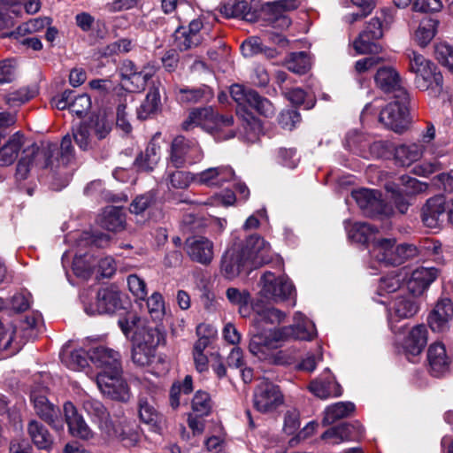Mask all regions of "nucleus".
Masks as SVG:
<instances>
[{"mask_svg": "<svg viewBox=\"0 0 453 453\" xmlns=\"http://www.w3.org/2000/svg\"><path fill=\"white\" fill-rule=\"evenodd\" d=\"M294 325L281 328L257 332L249 343L250 352L260 360L272 361L273 352L289 337L302 341H311L316 334L315 325L301 312L294 317Z\"/></svg>", "mask_w": 453, "mask_h": 453, "instance_id": "obj_1", "label": "nucleus"}, {"mask_svg": "<svg viewBox=\"0 0 453 453\" xmlns=\"http://www.w3.org/2000/svg\"><path fill=\"white\" fill-rule=\"evenodd\" d=\"M73 158V148L69 135L62 139L59 148L57 144H49L42 149L33 145L23 150V156L17 165L16 178L27 179L31 165L55 170L61 165H69Z\"/></svg>", "mask_w": 453, "mask_h": 453, "instance_id": "obj_2", "label": "nucleus"}, {"mask_svg": "<svg viewBox=\"0 0 453 453\" xmlns=\"http://www.w3.org/2000/svg\"><path fill=\"white\" fill-rule=\"evenodd\" d=\"M233 123L232 116L219 115L211 107H204L193 109L182 122L181 127L185 131H190L199 127L215 139L224 141L234 136L232 130H227Z\"/></svg>", "mask_w": 453, "mask_h": 453, "instance_id": "obj_3", "label": "nucleus"}, {"mask_svg": "<svg viewBox=\"0 0 453 453\" xmlns=\"http://www.w3.org/2000/svg\"><path fill=\"white\" fill-rule=\"evenodd\" d=\"M409 71L415 74L416 88L437 96L443 88V77L437 65L418 51L408 49L405 51Z\"/></svg>", "mask_w": 453, "mask_h": 453, "instance_id": "obj_4", "label": "nucleus"}, {"mask_svg": "<svg viewBox=\"0 0 453 453\" xmlns=\"http://www.w3.org/2000/svg\"><path fill=\"white\" fill-rule=\"evenodd\" d=\"M371 257L380 265L397 266L418 255V248L413 244L395 245V239L382 238L374 240L370 250Z\"/></svg>", "mask_w": 453, "mask_h": 453, "instance_id": "obj_5", "label": "nucleus"}, {"mask_svg": "<svg viewBox=\"0 0 453 453\" xmlns=\"http://www.w3.org/2000/svg\"><path fill=\"white\" fill-rule=\"evenodd\" d=\"M203 156V151L196 140L178 135L171 142L167 160L169 165L182 168L187 165L201 162Z\"/></svg>", "mask_w": 453, "mask_h": 453, "instance_id": "obj_6", "label": "nucleus"}, {"mask_svg": "<svg viewBox=\"0 0 453 453\" xmlns=\"http://www.w3.org/2000/svg\"><path fill=\"white\" fill-rule=\"evenodd\" d=\"M252 403L259 413L273 414L284 403V395L278 385L263 380L254 388Z\"/></svg>", "mask_w": 453, "mask_h": 453, "instance_id": "obj_7", "label": "nucleus"}, {"mask_svg": "<svg viewBox=\"0 0 453 453\" xmlns=\"http://www.w3.org/2000/svg\"><path fill=\"white\" fill-rule=\"evenodd\" d=\"M351 196L367 217H389L394 212L392 206L384 203L380 192L376 189L361 188L352 191Z\"/></svg>", "mask_w": 453, "mask_h": 453, "instance_id": "obj_8", "label": "nucleus"}, {"mask_svg": "<svg viewBox=\"0 0 453 453\" xmlns=\"http://www.w3.org/2000/svg\"><path fill=\"white\" fill-rule=\"evenodd\" d=\"M96 381L99 390L110 398L121 402L129 399V389L122 378V367L118 371L114 369L100 372Z\"/></svg>", "mask_w": 453, "mask_h": 453, "instance_id": "obj_9", "label": "nucleus"}, {"mask_svg": "<svg viewBox=\"0 0 453 453\" xmlns=\"http://www.w3.org/2000/svg\"><path fill=\"white\" fill-rule=\"evenodd\" d=\"M109 242V236L104 234L98 235H90L88 233H83L77 242V250L73 261V270L74 273L81 278H87L90 275L94 267V263L86 259V253L82 252V248L89 245L96 247H104Z\"/></svg>", "mask_w": 453, "mask_h": 453, "instance_id": "obj_10", "label": "nucleus"}, {"mask_svg": "<svg viewBox=\"0 0 453 453\" xmlns=\"http://www.w3.org/2000/svg\"><path fill=\"white\" fill-rule=\"evenodd\" d=\"M261 296L273 302H281L291 297L295 292L292 282L285 277H276L271 272H265L260 279Z\"/></svg>", "mask_w": 453, "mask_h": 453, "instance_id": "obj_11", "label": "nucleus"}, {"mask_svg": "<svg viewBox=\"0 0 453 453\" xmlns=\"http://www.w3.org/2000/svg\"><path fill=\"white\" fill-rule=\"evenodd\" d=\"M395 100L389 103L380 114V121L388 128L395 133H402L407 129L409 125L408 103L407 98H395Z\"/></svg>", "mask_w": 453, "mask_h": 453, "instance_id": "obj_12", "label": "nucleus"}, {"mask_svg": "<svg viewBox=\"0 0 453 453\" xmlns=\"http://www.w3.org/2000/svg\"><path fill=\"white\" fill-rule=\"evenodd\" d=\"M45 388H34L31 392V401L36 415L57 431L64 429V421L60 409L51 403L46 396Z\"/></svg>", "mask_w": 453, "mask_h": 453, "instance_id": "obj_13", "label": "nucleus"}, {"mask_svg": "<svg viewBox=\"0 0 453 453\" xmlns=\"http://www.w3.org/2000/svg\"><path fill=\"white\" fill-rule=\"evenodd\" d=\"M240 251L253 269L268 264L272 260L270 244L257 234L249 236Z\"/></svg>", "mask_w": 453, "mask_h": 453, "instance_id": "obj_14", "label": "nucleus"}, {"mask_svg": "<svg viewBox=\"0 0 453 453\" xmlns=\"http://www.w3.org/2000/svg\"><path fill=\"white\" fill-rule=\"evenodd\" d=\"M139 381L141 384L138 402L140 418L146 424H155L158 419V414L153 405V401L159 388L156 382L150 381L148 378H143Z\"/></svg>", "mask_w": 453, "mask_h": 453, "instance_id": "obj_15", "label": "nucleus"}, {"mask_svg": "<svg viewBox=\"0 0 453 453\" xmlns=\"http://www.w3.org/2000/svg\"><path fill=\"white\" fill-rule=\"evenodd\" d=\"M122 307L120 293L113 288L99 289L96 303L85 304L84 311L88 315L114 313Z\"/></svg>", "mask_w": 453, "mask_h": 453, "instance_id": "obj_16", "label": "nucleus"}, {"mask_svg": "<svg viewBox=\"0 0 453 453\" xmlns=\"http://www.w3.org/2000/svg\"><path fill=\"white\" fill-rule=\"evenodd\" d=\"M202 28L203 22L199 19L190 21L188 27H178L174 33V46L179 50L185 51L201 45L203 42Z\"/></svg>", "mask_w": 453, "mask_h": 453, "instance_id": "obj_17", "label": "nucleus"}, {"mask_svg": "<svg viewBox=\"0 0 453 453\" xmlns=\"http://www.w3.org/2000/svg\"><path fill=\"white\" fill-rule=\"evenodd\" d=\"M376 85L385 93H393L395 98H407V90L402 86L401 78L390 66L380 68L375 75Z\"/></svg>", "mask_w": 453, "mask_h": 453, "instance_id": "obj_18", "label": "nucleus"}, {"mask_svg": "<svg viewBox=\"0 0 453 453\" xmlns=\"http://www.w3.org/2000/svg\"><path fill=\"white\" fill-rule=\"evenodd\" d=\"M445 198L441 196L428 199L422 209V221L431 229H439L447 221Z\"/></svg>", "mask_w": 453, "mask_h": 453, "instance_id": "obj_19", "label": "nucleus"}, {"mask_svg": "<svg viewBox=\"0 0 453 453\" xmlns=\"http://www.w3.org/2000/svg\"><path fill=\"white\" fill-rule=\"evenodd\" d=\"M185 249L189 257L202 265H208L213 258V242L204 236H193L186 240Z\"/></svg>", "mask_w": 453, "mask_h": 453, "instance_id": "obj_20", "label": "nucleus"}, {"mask_svg": "<svg viewBox=\"0 0 453 453\" xmlns=\"http://www.w3.org/2000/svg\"><path fill=\"white\" fill-rule=\"evenodd\" d=\"M453 319V303L449 298H441L429 313L427 321L434 332H443L449 328Z\"/></svg>", "mask_w": 453, "mask_h": 453, "instance_id": "obj_21", "label": "nucleus"}, {"mask_svg": "<svg viewBox=\"0 0 453 453\" xmlns=\"http://www.w3.org/2000/svg\"><path fill=\"white\" fill-rule=\"evenodd\" d=\"M252 270L253 268L241 251L231 249L222 257L221 273L227 279H234L242 273H249Z\"/></svg>", "mask_w": 453, "mask_h": 453, "instance_id": "obj_22", "label": "nucleus"}, {"mask_svg": "<svg viewBox=\"0 0 453 453\" xmlns=\"http://www.w3.org/2000/svg\"><path fill=\"white\" fill-rule=\"evenodd\" d=\"M196 183L208 187H219L225 182L235 181V175L230 166H218L208 168L195 174Z\"/></svg>", "mask_w": 453, "mask_h": 453, "instance_id": "obj_23", "label": "nucleus"}, {"mask_svg": "<svg viewBox=\"0 0 453 453\" xmlns=\"http://www.w3.org/2000/svg\"><path fill=\"white\" fill-rule=\"evenodd\" d=\"M427 361L429 372L434 377L443 376L449 370L450 358L444 344L435 342L428 348Z\"/></svg>", "mask_w": 453, "mask_h": 453, "instance_id": "obj_24", "label": "nucleus"}, {"mask_svg": "<svg viewBox=\"0 0 453 453\" xmlns=\"http://www.w3.org/2000/svg\"><path fill=\"white\" fill-rule=\"evenodd\" d=\"M438 276V270L434 267H419L415 269L407 282L409 292L418 296L422 295Z\"/></svg>", "mask_w": 453, "mask_h": 453, "instance_id": "obj_25", "label": "nucleus"}, {"mask_svg": "<svg viewBox=\"0 0 453 453\" xmlns=\"http://www.w3.org/2000/svg\"><path fill=\"white\" fill-rule=\"evenodd\" d=\"M64 412L65 422L72 435L85 440L93 436L91 429L71 402H66L64 404Z\"/></svg>", "mask_w": 453, "mask_h": 453, "instance_id": "obj_26", "label": "nucleus"}, {"mask_svg": "<svg viewBox=\"0 0 453 453\" xmlns=\"http://www.w3.org/2000/svg\"><path fill=\"white\" fill-rule=\"evenodd\" d=\"M89 359L97 367L101 368V372L114 369L118 371L119 368L122 367L119 353L104 346L92 349L89 352Z\"/></svg>", "mask_w": 453, "mask_h": 453, "instance_id": "obj_27", "label": "nucleus"}, {"mask_svg": "<svg viewBox=\"0 0 453 453\" xmlns=\"http://www.w3.org/2000/svg\"><path fill=\"white\" fill-rule=\"evenodd\" d=\"M427 342V329L424 325H418L411 328L404 338L403 349L410 359V357L419 355Z\"/></svg>", "mask_w": 453, "mask_h": 453, "instance_id": "obj_28", "label": "nucleus"}, {"mask_svg": "<svg viewBox=\"0 0 453 453\" xmlns=\"http://www.w3.org/2000/svg\"><path fill=\"white\" fill-rule=\"evenodd\" d=\"M108 428L110 432L104 433V434L109 439H117L122 441L125 446H134L139 440L137 426L134 423L124 421L115 425L111 422Z\"/></svg>", "mask_w": 453, "mask_h": 453, "instance_id": "obj_29", "label": "nucleus"}, {"mask_svg": "<svg viewBox=\"0 0 453 453\" xmlns=\"http://www.w3.org/2000/svg\"><path fill=\"white\" fill-rule=\"evenodd\" d=\"M309 389L314 395L321 399L342 395L340 386L336 383L334 378L327 369L323 377L311 382Z\"/></svg>", "mask_w": 453, "mask_h": 453, "instance_id": "obj_30", "label": "nucleus"}, {"mask_svg": "<svg viewBox=\"0 0 453 453\" xmlns=\"http://www.w3.org/2000/svg\"><path fill=\"white\" fill-rule=\"evenodd\" d=\"M417 311L418 306L412 299L403 296L396 297L389 311V325L392 331L397 334L395 321L411 318Z\"/></svg>", "mask_w": 453, "mask_h": 453, "instance_id": "obj_31", "label": "nucleus"}, {"mask_svg": "<svg viewBox=\"0 0 453 453\" xmlns=\"http://www.w3.org/2000/svg\"><path fill=\"white\" fill-rule=\"evenodd\" d=\"M82 406L88 415L98 425L103 434L110 432L108 427L112 421L110 418L107 409L101 402L91 397H87L83 400Z\"/></svg>", "mask_w": 453, "mask_h": 453, "instance_id": "obj_32", "label": "nucleus"}, {"mask_svg": "<svg viewBox=\"0 0 453 453\" xmlns=\"http://www.w3.org/2000/svg\"><path fill=\"white\" fill-rule=\"evenodd\" d=\"M27 434L38 449L50 450L54 438L48 428L36 419H31L27 427Z\"/></svg>", "mask_w": 453, "mask_h": 453, "instance_id": "obj_33", "label": "nucleus"}, {"mask_svg": "<svg viewBox=\"0 0 453 453\" xmlns=\"http://www.w3.org/2000/svg\"><path fill=\"white\" fill-rule=\"evenodd\" d=\"M220 13L228 19H240L249 22L256 20L255 13L250 12L245 1L228 0L220 7Z\"/></svg>", "mask_w": 453, "mask_h": 453, "instance_id": "obj_34", "label": "nucleus"}, {"mask_svg": "<svg viewBox=\"0 0 453 453\" xmlns=\"http://www.w3.org/2000/svg\"><path fill=\"white\" fill-rule=\"evenodd\" d=\"M344 225L349 238L355 242L365 244L371 241L373 242L375 240L372 238L375 233L378 231V229L367 223H351L350 220H345Z\"/></svg>", "mask_w": 453, "mask_h": 453, "instance_id": "obj_35", "label": "nucleus"}, {"mask_svg": "<svg viewBox=\"0 0 453 453\" xmlns=\"http://www.w3.org/2000/svg\"><path fill=\"white\" fill-rule=\"evenodd\" d=\"M125 221L126 217L123 210L117 206L105 207L99 219L102 227L112 232L122 230Z\"/></svg>", "mask_w": 453, "mask_h": 453, "instance_id": "obj_36", "label": "nucleus"}, {"mask_svg": "<svg viewBox=\"0 0 453 453\" xmlns=\"http://www.w3.org/2000/svg\"><path fill=\"white\" fill-rule=\"evenodd\" d=\"M160 159V146L152 140L144 152H142L135 159L134 165L138 171L150 172L157 165Z\"/></svg>", "mask_w": 453, "mask_h": 453, "instance_id": "obj_37", "label": "nucleus"}, {"mask_svg": "<svg viewBox=\"0 0 453 453\" xmlns=\"http://www.w3.org/2000/svg\"><path fill=\"white\" fill-rule=\"evenodd\" d=\"M24 143V136L16 133L10 137L8 142L0 149V165H12L18 157Z\"/></svg>", "mask_w": 453, "mask_h": 453, "instance_id": "obj_38", "label": "nucleus"}, {"mask_svg": "<svg viewBox=\"0 0 453 453\" xmlns=\"http://www.w3.org/2000/svg\"><path fill=\"white\" fill-rule=\"evenodd\" d=\"M24 343L22 338L18 339L16 328L12 324L0 327V349L14 355L21 349Z\"/></svg>", "mask_w": 453, "mask_h": 453, "instance_id": "obj_39", "label": "nucleus"}, {"mask_svg": "<svg viewBox=\"0 0 453 453\" xmlns=\"http://www.w3.org/2000/svg\"><path fill=\"white\" fill-rule=\"evenodd\" d=\"M161 109V98L158 88L153 86L150 88L146 98L137 109V116L141 119H146L157 113Z\"/></svg>", "mask_w": 453, "mask_h": 453, "instance_id": "obj_40", "label": "nucleus"}, {"mask_svg": "<svg viewBox=\"0 0 453 453\" xmlns=\"http://www.w3.org/2000/svg\"><path fill=\"white\" fill-rule=\"evenodd\" d=\"M162 340V334L155 326H140L134 332V342L156 350Z\"/></svg>", "mask_w": 453, "mask_h": 453, "instance_id": "obj_41", "label": "nucleus"}, {"mask_svg": "<svg viewBox=\"0 0 453 453\" xmlns=\"http://www.w3.org/2000/svg\"><path fill=\"white\" fill-rule=\"evenodd\" d=\"M424 146L418 143L403 144L395 149V157L398 164L409 166L423 155Z\"/></svg>", "mask_w": 453, "mask_h": 453, "instance_id": "obj_42", "label": "nucleus"}, {"mask_svg": "<svg viewBox=\"0 0 453 453\" xmlns=\"http://www.w3.org/2000/svg\"><path fill=\"white\" fill-rule=\"evenodd\" d=\"M155 66L150 64H147L142 67V69H138L123 86L132 92L142 91L145 88L148 81L155 75Z\"/></svg>", "mask_w": 453, "mask_h": 453, "instance_id": "obj_43", "label": "nucleus"}, {"mask_svg": "<svg viewBox=\"0 0 453 453\" xmlns=\"http://www.w3.org/2000/svg\"><path fill=\"white\" fill-rule=\"evenodd\" d=\"M355 410V405L351 402H339L328 406L325 410L323 423L331 425L336 420L348 417Z\"/></svg>", "mask_w": 453, "mask_h": 453, "instance_id": "obj_44", "label": "nucleus"}, {"mask_svg": "<svg viewBox=\"0 0 453 453\" xmlns=\"http://www.w3.org/2000/svg\"><path fill=\"white\" fill-rule=\"evenodd\" d=\"M256 312L254 322L259 329L263 323L266 324H280L285 318L286 313L273 307H265L259 309L257 305L254 307Z\"/></svg>", "mask_w": 453, "mask_h": 453, "instance_id": "obj_45", "label": "nucleus"}, {"mask_svg": "<svg viewBox=\"0 0 453 453\" xmlns=\"http://www.w3.org/2000/svg\"><path fill=\"white\" fill-rule=\"evenodd\" d=\"M438 21L434 19H423L415 31V40L418 45L426 46L435 36Z\"/></svg>", "mask_w": 453, "mask_h": 453, "instance_id": "obj_46", "label": "nucleus"}, {"mask_svg": "<svg viewBox=\"0 0 453 453\" xmlns=\"http://www.w3.org/2000/svg\"><path fill=\"white\" fill-rule=\"evenodd\" d=\"M62 363L71 370L80 371L88 365L87 354L83 349L69 351L65 348L60 353Z\"/></svg>", "mask_w": 453, "mask_h": 453, "instance_id": "obj_47", "label": "nucleus"}, {"mask_svg": "<svg viewBox=\"0 0 453 453\" xmlns=\"http://www.w3.org/2000/svg\"><path fill=\"white\" fill-rule=\"evenodd\" d=\"M206 87H180L175 88V96L177 101L181 104H196L203 99Z\"/></svg>", "mask_w": 453, "mask_h": 453, "instance_id": "obj_48", "label": "nucleus"}, {"mask_svg": "<svg viewBox=\"0 0 453 453\" xmlns=\"http://www.w3.org/2000/svg\"><path fill=\"white\" fill-rule=\"evenodd\" d=\"M378 39H372L366 33H360L353 42V48L358 54H378L382 50Z\"/></svg>", "mask_w": 453, "mask_h": 453, "instance_id": "obj_49", "label": "nucleus"}, {"mask_svg": "<svg viewBox=\"0 0 453 453\" xmlns=\"http://www.w3.org/2000/svg\"><path fill=\"white\" fill-rule=\"evenodd\" d=\"M287 68L295 73H305L311 67V60L306 52H293L286 61Z\"/></svg>", "mask_w": 453, "mask_h": 453, "instance_id": "obj_50", "label": "nucleus"}, {"mask_svg": "<svg viewBox=\"0 0 453 453\" xmlns=\"http://www.w3.org/2000/svg\"><path fill=\"white\" fill-rule=\"evenodd\" d=\"M255 90L246 89L243 86L234 84L230 88L233 99L238 104L237 114L245 118L246 106L250 104V95L255 94Z\"/></svg>", "mask_w": 453, "mask_h": 453, "instance_id": "obj_51", "label": "nucleus"}, {"mask_svg": "<svg viewBox=\"0 0 453 453\" xmlns=\"http://www.w3.org/2000/svg\"><path fill=\"white\" fill-rule=\"evenodd\" d=\"M35 95V89L24 87L8 93L4 96V101L9 107H19L31 100Z\"/></svg>", "mask_w": 453, "mask_h": 453, "instance_id": "obj_52", "label": "nucleus"}, {"mask_svg": "<svg viewBox=\"0 0 453 453\" xmlns=\"http://www.w3.org/2000/svg\"><path fill=\"white\" fill-rule=\"evenodd\" d=\"M404 278L403 273L397 272H393L382 277L378 287L379 294L382 296L388 293H394L400 289Z\"/></svg>", "mask_w": 453, "mask_h": 453, "instance_id": "obj_53", "label": "nucleus"}, {"mask_svg": "<svg viewBox=\"0 0 453 453\" xmlns=\"http://www.w3.org/2000/svg\"><path fill=\"white\" fill-rule=\"evenodd\" d=\"M193 390V380L190 375H187L182 382H175L170 390V401L173 408L180 405V396L181 394L188 395Z\"/></svg>", "mask_w": 453, "mask_h": 453, "instance_id": "obj_54", "label": "nucleus"}, {"mask_svg": "<svg viewBox=\"0 0 453 453\" xmlns=\"http://www.w3.org/2000/svg\"><path fill=\"white\" fill-rule=\"evenodd\" d=\"M248 106L265 118H271L275 113L273 104L267 98L261 96L257 92H255V94L251 96L250 95V104Z\"/></svg>", "mask_w": 453, "mask_h": 453, "instance_id": "obj_55", "label": "nucleus"}, {"mask_svg": "<svg viewBox=\"0 0 453 453\" xmlns=\"http://www.w3.org/2000/svg\"><path fill=\"white\" fill-rule=\"evenodd\" d=\"M98 140L104 139L111 130V123L105 116H93L86 122Z\"/></svg>", "mask_w": 453, "mask_h": 453, "instance_id": "obj_56", "label": "nucleus"}, {"mask_svg": "<svg viewBox=\"0 0 453 453\" xmlns=\"http://www.w3.org/2000/svg\"><path fill=\"white\" fill-rule=\"evenodd\" d=\"M226 296L229 303L233 305L239 306L240 313L245 316L243 311L250 300V292L237 288H228L226 291Z\"/></svg>", "mask_w": 453, "mask_h": 453, "instance_id": "obj_57", "label": "nucleus"}, {"mask_svg": "<svg viewBox=\"0 0 453 453\" xmlns=\"http://www.w3.org/2000/svg\"><path fill=\"white\" fill-rule=\"evenodd\" d=\"M155 358V349L134 342L132 360L139 366L150 365Z\"/></svg>", "mask_w": 453, "mask_h": 453, "instance_id": "obj_58", "label": "nucleus"}, {"mask_svg": "<svg viewBox=\"0 0 453 453\" xmlns=\"http://www.w3.org/2000/svg\"><path fill=\"white\" fill-rule=\"evenodd\" d=\"M168 185L173 188L184 189L196 182L195 173L184 171H175L168 175Z\"/></svg>", "mask_w": 453, "mask_h": 453, "instance_id": "obj_59", "label": "nucleus"}, {"mask_svg": "<svg viewBox=\"0 0 453 453\" xmlns=\"http://www.w3.org/2000/svg\"><path fill=\"white\" fill-rule=\"evenodd\" d=\"M127 287L136 300H145L148 296L147 284L143 279L136 274H130L127 278Z\"/></svg>", "mask_w": 453, "mask_h": 453, "instance_id": "obj_60", "label": "nucleus"}, {"mask_svg": "<svg viewBox=\"0 0 453 453\" xmlns=\"http://www.w3.org/2000/svg\"><path fill=\"white\" fill-rule=\"evenodd\" d=\"M73 138L76 144L83 150H87L92 147V133L89 126L86 122L81 123L79 127L73 129Z\"/></svg>", "mask_w": 453, "mask_h": 453, "instance_id": "obj_61", "label": "nucleus"}, {"mask_svg": "<svg viewBox=\"0 0 453 453\" xmlns=\"http://www.w3.org/2000/svg\"><path fill=\"white\" fill-rule=\"evenodd\" d=\"M147 308L153 319H161L165 313V301L159 292H154L148 297Z\"/></svg>", "mask_w": 453, "mask_h": 453, "instance_id": "obj_62", "label": "nucleus"}, {"mask_svg": "<svg viewBox=\"0 0 453 453\" xmlns=\"http://www.w3.org/2000/svg\"><path fill=\"white\" fill-rule=\"evenodd\" d=\"M211 408V398L208 393L197 391L192 400V409L199 416L210 413Z\"/></svg>", "mask_w": 453, "mask_h": 453, "instance_id": "obj_63", "label": "nucleus"}, {"mask_svg": "<svg viewBox=\"0 0 453 453\" xmlns=\"http://www.w3.org/2000/svg\"><path fill=\"white\" fill-rule=\"evenodd\" d=\"M435 57L437 60L450 72H453V47L441 42L435 47Z\"/></svg>", "mask_w": 453, "mask_h": 453, "instance_id": "obj_64", "label": "nucleus"}]
</instances>
